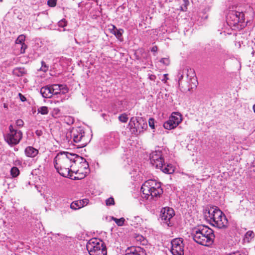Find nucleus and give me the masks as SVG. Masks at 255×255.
I'll list each match as a JSON object with an SVG mask.
<instances>
[{
	"label": "nucleus",
	"instance_id": "ddd939ff",
	"mask_svg": "<svg viewBox=\"0 0 255 255\" xmlns=\"http://www.w3.org/2000/svg\"><path fill=\"white\" fill-rule=\"evenodd\" d=\"M174 215V211L173 209L169 207H166L161 210L160 218L163 223L166 224L168 226H171L170 219Z\"/></svg>",
	"mask_w": 255,
	"mask_h": 255
},
{
	"label": "nucleus",
	"instance_id": "f03ea898",
	"mask_svg": "<svg viewBox=\"0 0 255 255\" xmlns=\"http://www.w3.org/2000/svg\"><path fill=\"white\" fill-rule=\"evenodd\" d=\"M205 219L213 226L219 229L228 227V221L225 214L216 206L208 207L204 211Z\"/></svg>",
	"mask_w": 255,
	"mask_h": 255
},
{
	"label": "nucleus",
	"instance_id": "72a5a7b5",
	"mask_svg": "<svg viewBox=\"0 0 255 255\" xmlns=\"http://www.w3.org/2000/svg\"><path fill=\"white\" fill-rule=\"evenodd\" d=\"M65 121L68 125H71L74 123V120L71 117H65Z\"/></svg>",
	"mask_w": 255,
	"mask_h": 255
},
{
	"label": "nucleus",
	"instance_id": "8fccbe9b",
	"mask_svg": "<svg viewBox=\"0 0 255 255\" xmlns=\"http://www.w3.org/2000/svg\"><path fill=\"white\" fill-rule=\"evenodd\" d=\"M183 2L185 3V7L187 6V5L189 4V1L188 0H183Z\"/></svg>",
	"mask_w": 255,
	"mask_h": 255
},
{
	"label": "nucleus",
	"instance_id": "79ce46f5",
	"mask_svg": "<svg viewBox=\"0 0 255 255\" xmlns=\"http://www.w3.org/2000/svg\"><path fill=\"white\" fill-rule=\"evenodd\" d=\"M80 201H81V204H82V207H83L88 204L89 200L88 199H84L80 200Z\"/></svg>",
	"mask_w": 255,
	"mask_h": 255
},
{
	"label": "nucleus",
	"instance_id": "5701e85b",
	"mask_svg": "<svg viewBox=\"0 0 255 255\" xmlns=\"http://www.w3.org/2000/svg\"><path fill=\"white\" fill-rule=\"evenodd\" d=\"M178 125H175L173 124V121H171L169 118V120L165 122L163 124V127L165 129H171L176 128Z\"/></svg>",
	"mask_w": 255,
	"mask_h": 255
},
{
	"label": "nucleus",
	"instance_id": "2eb2a0df",
	"mask_svg": "<svg viewBox=\"0 0 255 255\" xmlns=\"http://www.w3.org/2000/svg\"><path fill=\"white\" fill-rule=\"evenodd\" d=\"M125 255H145V253L140 247H131L126 250Z\"/></svg>",
	"mask_w": 255,
	"mask_h": 255
},
{
	"label": "nucleus",
	"instance_id": "20e7f679",
	"mask_svg": "<svg viewBox=\"0 0 255 255\" xmlns=\"http://www.w3.org/2000/svg\"><path fill=\"white\" fill-rule=\"evenodd\" d=\"M66 138L68 142H73L74 144L78 148L86 146L90 141L82 127L73 128L67 133Z\"/></svg>",
	"mask_w": 255,
	"mask_h": 255
},
{
	"label": "nucleus",
	"instance_id": "f3484780",
	"mask_svg": "<svg viewBox=\"0 0 255 255\" xmlns=\"http://www.w3.org/2000/svg\"><path fill=\"white\" fill-rule=\"evenodd\" d=\"M51 92L50 85L43 87L40 89V93L45 98H51L53 96Z\"/></svg>",
	"mask_w": 255,
	"mask_h": 255
},
{
	"label": "nucleus",
	"instance_id": "412c9836",
	"mask_svg": "<svg viewBox=\"0 0 255 255\" xmlns=\"http://www.w3.org/2000/svg\"><path fill=\"white\" fill-rule=\"evenodd\" d=\"M169 119L173 121L174 124L178 125L182 121L181 115L177 112L173 113Z\"/></svg>",
	"mask_w": 255,
	"mask_h": 255
},
{
	"label": "nucleus",
	"instance_id": "c756f323",
	"mask_svg": "<svg viewBox=\"0 0 255 255\" xmlns=\"http://www.w3.org/2000/svg\"><path fill=\"white\" fill-rule=\"evenodd\" d=\"M112 219L115 222L117 225L119 226H122L124 224L125 220L124 218H121L120 219H117L115 217H113Z\"/></svg>",
	"mask_w": 255,
	"mask_h": 255
},
{
	"label": "nucleus",
	"instance_id": "9b49d317",
	"mask_svg": "<svg viewBox=\"0 0 255 255\" xmlns=\"http://www.w3.org/2000/svg\"><path fill=\"white\" fill-rule=\"evenodd\" d=\"M227 18L228 22L231 25H236L239 22L245 21V14L242 11H232L229 13Z\"/></svg>",
	"mask_w": 255,
	"mask_h": 255
},
{
	"label": "nucleus",
	"instance_id": "1a4fd4ad",
	"mask_svg": "<svg viewBox=\"0 0 255 255\" xmlns=\"http://www.w3.org/2000/svg\"><path fill=\"white\" fill-rule=\"evenodd\" d=\"M74 163L75 164L80 165L79 169L74 172L76 174L79 175V176L77 177L78 179H82L84 178L88 173H89V163L85 158L76 154V157H75Z\"/></svg>",
	"mask_w": 255,
	"mask_h": 255
},
{
	"label": "nucleus",
	"instance_id": "603ef678",
	"mask_svg": "<svg viewBox=\"0 0 255 255\" xmlns=\"http://www.w3.org/2000/svg\"><path fill=\"white\" fill-rule=\"evenodd\" d=\"M253 108L254 112L255 113V104L254 105Z\"/></svg>",
	"mask_w": 255,
	"mask_h": 255
},
{
	"label": "nucleus",
	"instance_id": "864d4df0",
	"mask_svg": "<svg viewBox=\"0 0 255 255\" xmlns=\"http://www.w3.org/2000/svg\"><path fill=\"white\" fill-rule=\"evenodd\" d=\"M4 107L5 108H7V106H6V104H4Z\"/></svg>",
	"mask_w": 255,
	"mask_h": 255
},
{
	"label": "nucleus",
	"instance_id": "c9c22d12",
	"mask_svg": "<svg viewBox=\"0 0 255 255\" xmlns=\"http://www.w3.org/2000/svg\"><path fill=\"white\" fill-rule=\"evenodd\" d=\"M132 221H135L136 222V224H140L141 222L142 219L139 216H134L131 219Z\"/></svg>",
	"mask_w": 255,
	"mask_h": 255
},
{
	"label": "nucleus",
	"instance_id": "423d86ee",
	"mask_svg": "<svg viewBox=\"0 0 255 255\" xmlns=\"http://www.w3.org/2000/svg\"><path fill=\"white\" fill-rule=\"evenodd\" d=\"M90 255H107V248L103 241L93 238L90 240L86 245Z\"/></svg>",
	"mask_w": 255,
	"mask_h": 255
},
{
	"label": "nucleus",
	"instance_id": "473e14b6",
	"mask_svg": "<svg viewBox=\"0 0 255 255\" xmlns=\"http://www.w3.org/2000/svg\"><path fill=\"white\" fill-rule=\"evenodd\" d=\"M160 62L166 66H167L170 64V60L168 58H161L160 60Z\"/></svg>",
	"mask_w": 255,
	"mask_h": 255
},
{
	"label": "nucleus",
	"instance_id": "393cba45",
	"mask_svg": "<svg viewBox=\"0 0 255 255\" xmlns=\"http://www.w3.org/2000/svg\"><path fill=\"white\" fill-rule=\"evenodd\" d=\"M82 207H83L82 204H81V201H80V200L74 201L70 205V208L73 210H77Z\"/></svg>",
	"mask_w": 255,
	"mask_h": 255
},
{
	"label": "nucleus",
	"instance_id": "4468645a",
	"mask_svg": "<svg viewBox=\"0 0 255 255\" xmlns=\"http://www.w3.org/2000/svg\"><path fill=\"white\" fill-rule=\"evenodd\" d=\"M50 87L53 95H64L68 92V88L65 85L52 84Z\"/></svg>",
	"mask_w": 255,
	"mask_h": 255
},
{
	"label": "nucleus",
	"instance_id": "4c0bfd02",
	"mask_svg": "<svg viewBox=\"0 0 255 255\" xmlns=\"http://www.w3.org/2000/svg\"><path fill=\"white\" fill-rule=\"evenodd\" d=\"M47 4L50 6H55L56 4V0H48L47 1Z\"/></svg>",
	"mask_w": 255,
	"mask_h": 255
},
{
	"label": "nucleus",
	"instance_id": "f704fd0d",
	"mask_svg": "<svg viewBox=\"0 0 255 255\" xmlns=\"http://www.w3.org/2000/svg\"><path fill=\"white\" fill-rule=\"evenodd\" d=\"M58 24L59 27H64L67 25V21L65 19H62L58 22Z\"/></svg>",
	"mask_w": 255,
	"mask_h": 255
},
{
	"label": "nucleus",
	"instance_id": "7ed1b4c3",
	"mask_svg": "<svg viewBox=\"0 0 255 255\" xmlns=\"http://www.w3.org/2000/svg\"><path fill=\"white\" fill-rule=\"evenodd\" d=\"M214 238L213 231L207 226L201 225L192 228V239L199 245L209 246L213 244Z\"/></svg>",
	"mask_w": 255,
	"mask_h": 255
},
{
	"label": "nucleus",
	"instance_id": "6ab92c4d",
	"mask_svg": "<svg viewBox=\"0 0 255 255\" xmlns=\"http://www.w3.org/2000/svg\"><path fill=\"white\" fill-rule=\"evenodd\" d=\"M108 141L110 144L113 145V147H116L119 143V138L118 134L116 133H112L110 135Z\"/></svg>",
	"mask_w": 255,
	"mask_h": 255
},
{
	"label": "nucleus",
	"instance_id": "09e8293b",
	"mask_svg": "<svg viewBox=\"0 0 255 255\" xmlns=\"http://www.w3.org/2000/svg\"><path fill=\"white\" fill-rule=\"evenodd\" d=\"M167 75H168L167 74L163 75L164 78L162 79V81H165V82L166 81V80L168 79Z\"/></svg>",
	"mask_w": 255,
	"mask_h": 255
},
{
	"label": "nucleus",
	"instance_id": "aec40b11",
	"mask_svg": "<svg viewBox=\"0 0 255 255\" xmlns=\"http://www.w3.org/2000/svg\"><path fill=\"white\" fill-rule=\"evenodd\" d=\"M160 169L164 173L167 174H171L174 172V167L170 164H166L164 161L163 163L162 167H161Z\"/></svg>",
	"mask_w": 255,
	"mask_h": 255
},
{
	"label": "nucleus",
	"instance_id": "4be33fe9",
	"mask_svg": "<svg viewBox=\"0 0 255 255\" xmlns=\"http://www.w3.org/2000/svg\"><path fill=\"white\" fill-rule=\"evenodd\" d=\"M13 74L18 76L22 77L26 73V71L23 68H15L13 70Z\"/></svg>",
	"mask_w": 255,
	"mask_h": 255
},
{
	"label": "nucleus",
	"instance_id": "58836bf2",
	"mask_svg": "<svg viewBox=\"0 0 255 255\" xmlns=\"http://www.w3.org/2000/svg\"><path fill=\"white\" fill-rule=\"evenodd\" d=\"M20 53H24L25 52V49L27 48V45L24 44H22L20 45Z\"/></svg>",
	"mask_w": 255,
	"mask_h": 255
},
{
	"label": "nucleus",
	"instance_id": "a19ab883",
	"mask_svg": "<svg viewBox=\"0 0 255 255\" xmlns=\"http://www.w3.org/2000/svg\"><path fill=\"white\" fill-rule=\"evenodd\" d=\"M16 125L17 126L21 127L24 125L23 121L21 119H18L16 121Z\"/></svg>",
	"mask_w": 255,
	"mask_h": 255
},
{
	"label": "nucleus",
	"instance_id": "3c124183",
	"mask_svg": "<svg viewBox=\"0 0 255 255\" xmlns=\"http://www.w3.org/2000/svg\"><path fill=\"white\" fill-rule=\"evenodd\" d=\"M184 5V6H185V3H184V4H182V5ZM181 8H182V9L183 10H185V9H186V8H187L186 6V7H185V6H184V8H183V7L182 6V7H181Z\"/></svg>",
	"mask_w": 255,
	"mask_h": 255
},
{
	"label": "nucleus",
	"instance_id": "2f4dec72",
	"mask_svg": "<svg viewBox=\"0 0 255 255\" xmlns=\"http://www.w3.org/2000/svg\"><path fill=\"white\" fill-rule=\"evenodd\" d=\"M106 204L107 206H111L115 204L114 199L113 197H110L106 200Z\"/></svg>",
	"mask_w": 255,
	"mask_h": 255
},
{
	"label": "nucleus",
	"instance_id": "f257e3e1",
	"mask_svg": "<svg viewBox=\"0 0 255 255\" xmlns=\"http://www.w3.org/2000/svg\"><path fill=\"white\" fill-rule=\"evenodd\" d=\"M76 154L68 152L58 153L54 159V167L57 171L63 177L71 176L70 172L73 170Z\"/></svg>",
	"mask_w": 255,
	"mask_h": 255
},
{
	"label": "nucleus",
	"instance_id": "de8ad7c7",
	"mask_svg": "<svg viewBox=\"0 0 255 255\" xmlns=\"http://www.w3.org/2000/svg\"><path fill=\"white\" fill-rule=\"evenodd\" d=\"M149 78L151 81H154L156 78V76L154 75H149Z\"/></svg>",
	"mask_w": 255,
	"mask_h": 255
},
{
	"label": "nucleus",
	"instance_id": "e433bc0d",
	"mask_svg": "<svg viewBox=\"0 0 255 255\" xmlns=\"http://www.w3.org/2000/svg\"><path fill=\"white\" fill-rule=\"evenodd\" d=\"M41 67L40 70L42 71L46 72L48 70V66H47L46 63L44 61L41 62Z\"/></svg>",
	"mask_w": 255,
	"mask_h": 255
},
{
	"label": "nucleus",
	"instance_id": "0eeeda50",
	"mask_svg": "<svg viewBox=\"0 0 255 255\" xmlns=\"http://www.w3.org/2000/svg\"><path fill=\"white\" fill-rule=\"evenodd\" d=\"M8 129V132L4 135L5 141L10 146L18 144L22 138V131L14 128L11 125L9 126Z\"/></svg>",
	"mask_w": 255,
	"mask_h": 255
},
{
	"label": "nucleus",
	"instance_id": "ea45409f",
	"mask_svg": "<svg viewBox=\"0 0 255 255\" xmlns=\"http://www.w3.org/2000/svg\"><path fill=\"white\" fill-rule=\"evenodd\" d=\"M154 120L152 118H150L149 119V121H148V124H149V127L151 128H154Z\"/></svg>",
	"mask_w": 255,
	"mask_h": 255
},
{
	"label": "nucleus",
	"instance_id": "a18cd8bd",
	"mask_svg": "<svg viewBox=\"0 0 255 255\" xmlns=\"http://www.w3.org/2000/svg\"><path fill=\"white\" fill-rule=\"evenodd\" d=\"M35 134L38 136H40L42 134V131L41 130H36L35 131Z\"/></svg>",
	"mask_w": 255,
	"mask_h": 255
},
{
	"label": "nucleus",
	"instance_id": "a878e982",
	"mask_svg": "<svg viewBox=\"0 0 255 255\" xmlns=\"http://www.w3.org/2000/svg\"><path fill=\"white\" fill-rule=\"evenodd\" d=\"M255 237V234L253 231H249L246 233L245 236L244 240L247 242H250V241Z\"/></svg>",
	"mask_w": 255,
	"mask_h": 255
},
{
	"label": "nucleus",
	"instance_id": "37998d69",
	"mask_svg": "<svg viewBox=\"0 0 255 255\" xmlns=\"http://www.w3.org/2000/svg\"><path fill=\"white\" fill-rule=\"evenodd\" d=\"M18 96L20 99V100L22 101V102H25L26 101V98L24 96H23L22 94L21 93H19L18 94Z\"/></svg>",
	"mask_w": 255,
	"mask_h": 255
},
{
	"label": "nucleus",
	"instance_id": "cd10ccee",
	"mask_svg": "<svg viewBox=\"0 0 255 255\" xmlns=\"http://www.w3.org/2000/svg\"><path fill=\"white\" fill-rule=\"evenodd\" d=\"M10 174L13 177H16L19 174V170L16 167H13L10 170Z\"/></svg>",
	"mask_w": 255,
	"mask_h": 255
},
{
	"label": "nucleus",
	"instance_id": "bb28decb",
	"mask_svg": "<svg viewBox=\"0 0 255 255\" xmlns=\"http://www.w3.org/2000/svg\"><path fill=\"white\" fill-rule=\"evenodd\" d=\"M25 39V36L23 34H21L15 40V44L17 45H21L24 44V41Z\"/></svg>",
	"mask_w": 255,
	"mask_h": 255
},
{
	"label": "nucleus",
	"instance_id": "39448f33",
	"mask_svg": "<svg viewBox=\"0 0 255 255\" xmlns=\"http://www.w3.org/2000/svg\"><path fill=\"white\" fill-rule=\"evenodd\" d=\"M141 191L143 193V197L146 199L154 197L157 198L163 193L160 183L155 180L149 179L142 185Z\"/></svg>",
	"mask_w": 255,
	"mask_h": 255
},
{
	"label": "nucleus",
	"instance_id": "9d476101",
	"mask_svg": "<svg viewBox=\"0 0 255 255\" xmlns=\"http://www.w3.org/2000/svg\"><path fill=\"white\" fill-rule=\"evenodd\" d=\"M149 159L152 165L156 168L160 169L162 167L164 159L161 151L158 150L152 151L150 154Z\"/></svg>",
	"mask_w": 255,
	"mask_h": 255
},
{
	"label": "nucleus",
	"instance_id": "6e6552de",
	"mask_svg": "<svg viewBox=\"0 0 255 255\" xmlns=\"http://www.w3.org/2000/svg\"><path fill=\"white\" fill-rule=\"evenodd\" d=\"M132 134L137 135L147 128L146 122L142 118L132 117L128 124Z\"/></svg>",
	"mask_w": 255,
	"mask_h": 255
},
{
	"label": "nucleus",
	"instance_id": "5fc2aeb1",
	"mask_svg": "<svg viewBox=\"0 0 255 255\" xmlns=\"http://www.w3.org/2000/svg\"><path fill=\"white\" fill-rule=\"evenodd\" d=\"M0 2H2V0H0Z\"/></svg>",
	"mask_w": 255,
	"mask_h": 255
},
{
	"label": "nucleus",
	"instance_id": "b1692460",
	"mask_svg": "<svg viewBox=\"0 0 255 255\" xmlns=\"http://www.w3.org/2000/svg\"><path fill=\"white\" fill-rule=\"evenodd\" d=\"M135 240L137 244L145 245L146 244V239L141 235H137L135 237Z\"/></svg>",
	"mask_w": 255,
	"mask_h": 255
},
{
	"label": "nucleus",
	"instance_id": "7c9ffc66",
	"mask_svg": "<svg viewBox=\"0 0 255 255\" xmlns=\"http://www.w3.org/2000/svg\"><path fill=\"white\" fill-rule=\"evenodd\" d=\"M118 119L120 122L126 123L128 120V115L125 113L121 114L119 116Z\"/></svg>",
	"mask_w": 255,
	"mask_h": 255
},
{
	"label": "nucleus",
	"instance_id": "a211bd4d",
	"mask_svg": "<svg viewBox=\"0 0 255 255\" xmlns=\"http://www.w3.org/2000/svg\"><path fill=\"white\" fill-rule=\"evenodd\" d=\"M109 30L110 32L115 35L118 39H121L123 33H124V30L123 29H118L114 25H112V28H109Z\"/></svg>",
	"mask_w": 255,
	"mask_h": 255
},
{
	"label": "nucleus",
	"instance_id": "dca6fc26",
	"mask_svg": "<svg viewBox=\"0 0 255 255\" xmlns=\"http://www.w3.org/2000/svg\"><path fill=\"white\" fill-rule=\"evenodd\" d=\"M39 153L38 149L33 146H29L25 148L24 153L27 157L34 158Z\"/></svg>",
	"mask_w": 255,
	"mask_h": 255
},
{
	"label": "nucleus",
	"instance_id": "49530a36",
	"mask_svg": "<svg viewBox=\"0 0 255 255\" xmlns=\"http://www.w3.org/2000/svg\"><path fill=\"white\" fill-rule=\"evenodd\" d=\"M158 50V48L156 46H153L151 49V52H156Z\"/></svg>",
	"mask_w": 255,
	"mask_h": 255
},
{
	"label": "nucleus",
	"instance_id": "c03bdc74",
	"mask_svg": "<svg viewBox=\"0 0 255 255\" xmlns=\"http://www.w3.org/2000/svg\"><path fill=\"white\" fill-rule=\"evenodd\" d=\"M194 80L195 81V82H192V84L194 85L195 87H197L198 82L197 79V77L195 76V78L194 77H192V80Z\"/></svg>",
	"mask_w": 255,
	"mask_h": 255
},
{
	"label": "nucleus",
	"instance_id": "f8f14e48",
	"mask_svg": "<svg viewBox=\"0 0 255 255\" xmlns=\"http://www.w3.org/2000/svg\"><path fill=\"white\" fill-rule=\"evenodd\" d=\"M171 252L173 255H183V244L181 238L173 239L171 242Z\"/></svg>",
	"mask_w": 255,
	"mask_h": 255
},
{
	"label": "nucleus",
	"instance_id": "c85d7f7f",
	"mask_svg": "<svg viewBox=\"0 0 255 255\" xmlns=\"http://www.w3.org/2000/svg\"><path fill=\"white\" fill-rule=\"evenodd\" d=\"M38 113L42 115H47L48 113V108L46 106H42L39 107L37 110Z\"/></svg>",
	"mask_w": 255,
	"mask_h": 255
}]
</instances>
